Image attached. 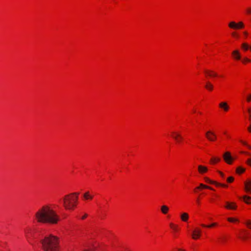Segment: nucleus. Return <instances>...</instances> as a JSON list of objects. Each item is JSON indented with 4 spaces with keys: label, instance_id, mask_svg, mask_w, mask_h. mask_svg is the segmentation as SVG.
I'll list each match as a JSON object with an SVG mask.
<instances>
[{
    "label": "nucleus",
    "instance_id": "f257e3e1",
    "mask_svg": "<svg viewBox=\"0 0 251 251\" xmlns=\"http://www.w3.org/2000/svg\"><path fill=\"white\" fill-rule=\"evenodd\" d=\"M37 221L42 223L56 224L59 221V217L50 206L44 205L38 209L35 214Z\"/></svg>",
    "mask_w": 251,
    "mask_h": 251
},
{
    "label": "nucleus",
    "instance_id": "f03ea898",
    "mask_svg": "<svg viewBox=\"0 0 251 251\" xmlns=\"http://www.w3.org/2000/svg\"><path fill=\"white\" fill-rule=\"evenodd\" d=\"M42 248L44 251H58V239L53 235H50L45 237L44 239L41 241Z\"/></svg>",
    "mask_w": 251,
    "mask_h": 251
},
{
    "label": "nucleus",
    "instance_id": "7ed1b4c3",
    "mask_svg": "<svg viewBox=\"0 0 251 251\" xmlns=\"http://www.w3.org/2000/svg\"><path fill=\"white\" fill-rule=\"evenodd\" d=\"M79 193H73L65 196L62 200L63 204L66 209L73 210L77 202Z\"/></svg>",
    "mask_w": 251,
    "mask_h": 251
},
{
    "label": "nucleus",
    "instance_id": "20e7f679",
    "mask_svg": "<svg viewBox=\"0 0 251 251\" xmlns=\"http://www.w3.org/2000/svg\"><path fill=\"white\" fill-rule=\"evenodd\" d=\"M228 26L229 27L233 29H240L243 28L244 25L242 22H240L238 24H236L234 22H231L229 23Z\"/></svg>",
    "mask_w": 251,
    "mask_h": 251
},
{
    "label": "nucleus",
    "instance_id": "39448f33",
    "mask_svg": "<svg viewBox=\"0 0 251 251\" xmlns=\"http://www.w3.org/2000/svg\"><path fill=\"white\" fill-rule=\"evenodd\" d=\"M223 158L225 162L228 164H231L233 158L231 156L229 152L226 151L223 154Z\"/></svg>",
    "mask_w": 251,
    "mask_h": 251
},
{
    "label": "nucleus",
    "instance_id": "423d86ee",
    "mask_svg": "<svg viewBox=\"0 0 251 251\" xmlns=\"http://www.w3.org/2000/svg\"><path fill=\"white\" fill-rule=\"evenodd\" d=\"M205 136L210 141H214L217 138V136L214 132L211 131H207L205 133Z\"/></svg>",
    "mask_w": 251,
    "mask_h": 251
},
{
    "label": "nucleus",
    "instance_id": "0eeeda50",
    "mask_svg": "<svg viewBox=\"0 0 251 251\" xmlns=\"http://www.w3.org/2000/svg\"><path fill=\"white\" fill-rule=\"evenodd\" d=\"M245 190L247 193H251V180H248L244 182Z\"/></svg>",
    "mask_w": 251,
    "mask_h": 251
},
{
    "label": "nucleus",
    "instance_id": "6e6552de",
    "mask_svg": "<svg viewBox=\"0 0 251 251\" xmlns=\"http://www.w3.org/2000/svg\"><path fill=\"white\" fill-rule=\"evenodd\" d=\"M226 205L225 206V207L227 209L235 210L237 208V205L235 202H230L228 201H226Z\"/></svg>",
    "mask_w": 251,
    "mask_h": 251
},
{
    "label": "nucleus",
    "instance_id": "1a4fd4ad",
    "mask_svg": "<svg viewBox=\"0 0 251 251\" xmlns=\"http://www.w3.org/2000/svg\"><path fill=\"white\" fill-rule=\"evenodd\" d=\"M204 179H205V180L206 182L211 183V184H215L217 186H222V187H226L227 186V185L218 183V182L214 181H212V180H210L207 177H205Z\"/></svg>",
    "mask_w": 251,
    "mask_h": 251
},
{
    "label": "nucleus",
    "instance_id": "9d476101",
    "mask_svg": "<svg viewBox=\"0 0 251 251\" xmlns=\"http://www.w3.org/2000/svg\"><path fill=\"white\" fill-rule=\"evenodd\" d=\"M201 234V230L200 229H195L193 231V234L192 235V238L194 239H197L199 238Z\"/></svg>",
    "mask_w": 251,
    "mask_h": 251
},
{
    "label": "nucleus",
    "instance_id": "9b49d317",
    "mask_svg": "<svg viewBox=\"0 0 251 251\" xmlns=\"http://www.w3.org/2000/svg\"><path fill=\"white\" fill-rule=\"evenodd\" d=\"M232 55L233 56L234 58L236 60H240L241 59V55L240 52L238 50H235L232 51Z\"/></svg>",
    "mask_w": 251,
    "mask_h": 251
},
{
    "label": "nucleus",
    "instance_id": "f8f14e48",
    "mask_svg": "<svg viewBox=\"0 0 251 251\" xmlns=\"http://www.w3.org/2000/svg\"><path fill=\"white\" fill-rule=\"evenodd\" d=\"M220 107L223 108L225 111H227L228 110L229 107L226 102H222L219 104Z\"/></svg>",
    "mask_w": 251,
    "mask_h": 251
},
{
    "label": "nucleus",
    "instance_id": "ddd939ff",
    "mask_svg": "<svg viewBox=\"0 0 251 251\" xmlns=\"http://www.w3.org/2000/svg\"><path fill=\"white\" fill-rule=\"evenodd\" d=\"M198 171L200 173L203 174L207 172V169L206 167L202 166V165H199L198 166Z\"/></svg>",
    "mask_w": 251,
    "mask_h": 251
},
{
    "label": "nucleus",
    "instance_id": "4468645a",
    "mask_svg": "<svg viewBox=\"0 0 251 251\" xmlns=\"http://www.w3.org/2000/svg\"><path fill=\"white\" fill-rule=\"evenodd\" d=\"M205 88L208 91H212L213 89V85L209 81L206 82L205 85Z\"/></svg>",
    "mask_w": 251,
    "mask_h": 251
},
{
    "label": "nucleus",
    "instance_id": "2eb2a0df",
    "mask_svg": "<svg viewBox=\"0 0 251 251\" xmlns=\"http://www.w3.org/2000/svg\"><path fill=\"white\" fill-rule=\"evenodd\" d=\"M243 199L245 202H246L247 204L251 203V197L248 196H244L243 197Z\"/></svg>",
    "mask_w": 251,
    "mask_h": 251
},
{
    "label": "nucleus",
    "instance_id": "dca6fc26",
    "mask_svg": "<svg viewBox=\"0 0 251 251\" xmlns=\"http://www.w3.org/2000/svg\"><path fill=\"white\" fill-rule=\"evenodd\" d=\"M188 214L186 213H183L181 215V219L184 222H186L188 220Z\"/></svg>",
    "mask_w": 251,
    "mask_h": 251
},
{
    "label": "nucleus",
    "instance_id": "f3484780",
    "mask_svg": "<svg viewBox=\"0 0 251 251\" xmlns=\"http://www.w3.org/2000/svg\"><path fill=\"white\" fill-rule=\"evenodd\" d=\"M172 137L177 141H178L179 138H182L181 136L179 134L175 132L173 133Z\"/></svg>",
    "mask_w": 251,
    "mask_h": 251
},
{
    "label": "nucleus",
    "instance_id": "a211bd4d",
    "mask_svg": "<svg viewBox=\"0 0 251 251\" xmlns=\"http://www.w3.org/2000/svg\"><path fill=\"white\" fill-rule=\"evenodd\" d=\"M168 210L169 208L166 205H162L161 207V211L164 214H167Z\"/></svg>",
    "mask_w": 251,
    "mask_h": 251
},
{
    "label": "nucleus",
    "instance_id": "6ab92c4d",
    "mask_svg": "<svg viewBox=\"0 0 251 251\" xmlns=\"http://www.w3.org/2000/svg\"><path fill=\"white\" fill-rule=\"evenodd\" d=\"M83 197L85 200L92 199L93 196L89 194V192H86L83 195Z\"/></svg>",
    "mask_w": 251,
    "mask_h": 251
},
{
    "label": "nucleus",
    "instance_id": "aec40b11",
    "mask_svg": "<svg viewBox=\"0 0 251 251\" xmlns=\"http://www.w3.org/2000/svg\"><path fill=\"white\" fill-rule=\"evenodd\" d=\"M221 160V159L219 157H212L211 159L210 162L212 164H215L217 162H219Z\"/></svg>",
    "mask_w": 251,
    "mask_h": 251
},
{
    "label": "nucleus",
    "instance_id": "412c9836",
    "mask_svg": "<svg viewBox=\"0 0 251 251\" xmlns=\"http://www.w3.org/2000/svg\"><path fill=\"white\" fill-rule=\"evenodd\" d=\"M201 188H206V189H209L213 190V189L211 187H209L208 186L205 185L204 184H203L202 183H201L200 184L199 187H197L196 189H200Z\"/></svg>",
    "mask_w": 251,
    "mask_h": 251
},
{
    "label": "nucleus",
    "instance_id": "4be33fe9",
    "mask_svg": "<svg viewBox=\"0 0 251 251\" xmlns=\"http://www.w3.org/2000/svg\"><path fill=\"white\" fill-rule=\"evenodd\" d=\"M205 73L208 75L210 76H217V74L211 71H206Z\"/></svg>",
    "mask_w": 251,
    "mask_h": 251
},
{
    "label": "nucleus",
    "instance_id": "5701e85b",
    "mask_svg": "<svg viewBox=\"0 0 251 251\" xmlns=\"http://www.w3.org/2000/svg\"><path fill=\"white\" fill-rule=\"evenodd\" d=\"M242 48H243V50H244L245 51H246L249 50V49L250 48V47L248 44L244 43L242 44Z\"/></svg>",
    "mask_w": 251,
    "mask_h": 251
},
{
    "label": "nucleus",
    "instance_id": "b1692460",
    "mask_svg": "<svg viewBox=\"0 0 251 251\" xmlns=\"http://www.w3.org/2000/svg\"><path fill=\"white\" fill-rule=\"evenodd\" d=\"M245 171V169L241 167H238L236 169V172L237 173H242L244 172Z\"/></svg>",
    "mask_w": 251,
    "mask_h": 251
},
{
    "label": "nucleus",
    "instance_id": "393cba45",
    "mask_svg": "<svg viewBox=\"0 0 251 251\" xmlns=\"http://www.w3.org/2000/svg\"><path fill=\"white\" fill-rule=\"evenodd\" d=\"M216 225V223H213L210 225L206 226L204 224H201V226L203 227H211Z\"/></svg>",
    "mask_w": 251,
    "mask_h": 251
},
{
    "label": "nucleus",
    "instance_id": "a878e982",
    "mask_svg": "<svg viewBox=\"0 0 251 251\" xmlns=\"http://www.w3.org/2000/svg\"><path fill=\"white\" fill-rule=\"evenodd\" d=\"M246 225L248 226V227L251 229V220H247L245 222Z\"/></svg>",
    "mask_w": 251,
    "mask_h": 251
},
{
    "label": "nucleus",
    "instance_id": "bb28decb",
    "mask_svg": "<svg viewBox=\"0 0 251 251\" xmlns=\"http://www.w3.org/2000/svg\"><path fill=\"white\" fill-rule=\"evenodd\" d=\"M234 180V177L232 176H230L227 178V181L228 183H231Z\"/></svg>",
    "mask_w": 251,
    "mask_h": 251
},
{
    "label": "nucleus",
    "instance_id": "cd10ccee",
    "mask_svg": "<svg viewBox=\"0 0 251 251\" xmlns=\"http://www.w3.org/2000/svg\"><path fill=\"white\" fill-rule=\"evenodd\" d=\"M25 236L26 237V238L27 239H28L29 234V230H28V229L25 230Z\"/></svg>",
    "mask_w": 251,
    "mask_h": 251
},
{
    "label": "nucleus",
    "instance_id": "c85d7f7f",
    "mask_svg": "<svg viewBox=\"0 0 251 251\" xmlns=\"http://www.w3.org/2000/svg\"><path fill=\"white\" fill-rule=\"evenodd\" d=\"M227 220L230 222H235V221H238V220L237 219H233L232 218H228L227 219Z\"/></svg>",
    "mask_w": 251,
    "mask_h": 251
},
{
    "label": "nucleus",
    "instance_id": "c756f323",
    "mask_svg": "<svg viewBox=\"0 0 251 251\" xmlns=\"http://www.w3.org/2000/svg\"><path fill=\"white\" fill-rule=\"evenodd\" d=\"M170 226L172 228H173L174 230H176L177 226L174 225L173 224L171 223L170 224Z\"/></svg>",
    "mask_w": 251,
    "mask_h": 251
},
{
    "label": "nucleus",
    "instance_id": "7c9ffc66",
    "mask_svg": "<svg viewBox=\"0 0 251 251\" xmlns=\"http://www.w3.org/2000/svg\"><path fill=\"white\" fill-rule=\"evenodd\" d=\"M243 62L244 63V62H251V60L250 59H248V58L247 57H245L243 59Z\"/></svg>",
    "mask_w": 251,
    "mask_h": 251
},
{
    "label": "nucleus",
    "instance_id": "2f4dec72",
    "mask_svg": "<svg viewBox=\"0 0 251 251\" xmlns=\"http://www.w3.org/2000/svg\"><path fill=\"white\" fill-rule=\"evenodd\" d=\"M247 101L250 102L251 101V94L249 95L247 97Z\"/></svg>",
    "mask_w": 251,
    "mask_h": 251
},
{
    "label": "nucleus",
    "instance_id": "473e14b6",
    "mask_svg": "<svg viewBox=\"0 0 251 251\" xmlns=\"http://www.w3.org/2000/svg\"><path fill=\"white\" fill-rule=\"evenodd\" d=\"M246 163L250 166H251V158H249L247 160Z\"/></svg>",
    "mask_w": 251,
    "mask_h": 251
},
{
    "label": "nucleus",
    "instance_id": "72a5a7b5",
    "mask_svg": "<svg viewBox=\"0 0 251 251\" xmlns=\"http://www.w3.org/2000/svg\"><path fill=\"white\" fill-rule=\"evenodd\" d=\"M241 142H242L243 144H244V145H245L247 146V147H248V148H249V149H251V146H249V145H248L246 144V143H245V142H242V141H241Z\"/></svg>",
    "mask_w": 251,
    "mask_h": 251
},
{
    "label": "nucleus",
    "instance_id": "f704fd0d",
    "mask_svg": "<svg viewBox=\"0 0 251 251\" xmlns=\"http://www.w3.org/2000/svg\"><path fill=\"white\" fill-rule=\"evenodd\" d=\"M218 172H219V174L221 175V176L222 177H224V174L222 172H220V171H219Z\"/></svg>",
    "mask_w": 251,
    "mask_h": 251
},
{
    "label": "nucleus",
    "instance_id": "c9c22d12",
    "mask_svg": "<svg viewBox=\"0 0 251 251\" xmlns=\"http://www.w3.org/2000/svg\"><path fill=\"white\" fill-rule=\"evenodd\" d=\"M248 130L251 132V125L248 127Z\"/></svg>",
    "mask_w": 251,
    "mask_h": 251
},
{
    "label": "nucleus",
    "instance_id": "e433bc0d",
    "mask_svg": "<svg viewBox=\"0 0 251 251\" xmlns=\"http://www.w3.org/2000/svg\"><path fill=\"white\" fill-rule=\"evenodd\" d=\"M247 12L249 13V14H251V8H248L247 9Z\"/></svg>",
    "mask_w": 251,
    "mask_h": 251
},
{
    "label": "nucleus",
    "instance_id": "4c0bfd02",
    "mask_svg": "<svg viewBox=\"0 0 251 251\" xmlns=\"http://www.w3.org/2000/svg\"><path fill=\"white\" fill-rule=\"evenodd\" d=\"M87 217V214H85L82 217V219H84Z\"/></svg>",
    "mask_w": 251,
    "mask_h": 251
},
{
    "label": "nucleus",
    "instance_id": "58836bf2",
    "mask_svg": "<svg viewBox=\"0 0 251 251\" xmlns=\"http://www.w3.org/2000/svg\"><path fill=\"white\" fill-rule=\"evenodd\" d=\"M93 251V249H92V248H90V249H89L88 250H86V251Z\"/></svg>",
    "mask_w": 251,
    "mask_h": 251
},
{
    "label": "nucleus",
    "instance_id": "ea45409f",
    "mask_svg": "<svg viewBox=\"0 0 251 251\" xmlns=\"http://www.w3.org/2000/svg\"><path fill=\"white\" fill-rule=\"evenodd\" d=\"M248 111L250 114L251 113V108H249L248 109Z\"/></svg>",
    "mask_w": 251,
    "mask_h": 251
},
{
    "label": "nucleus",
    "instance_id": "a19ab883",
    "mask_svg": "<svg viewBox=\"0 0 251 251\" xmlns=\"http://www.w3.org/2000/svg\"><path fill=\"white\" fill-rule=\"evenodd\" d=\"M178 251H185L184 250H183L182 249H178Z\"/></svg>",
    "mask_w": 251,
    "mask_h": 251
},
{
    "label": "nucleus",
    "instance_id": "79ce46f5",
    "mask_svg": "<svg viewBox=\"0 0 251 251\" xmlns=\"http://www.w3.org/2000/svg\"><path fill=\"white\" fill-rule=\"evenodd\" d=\"M241 153H246L247 154H248V155H250V154H249V153L248 152H243V151H242Z\"/></svg>",
    "mask_w": 251,
    "mask_h": 251
},
{
    "label": "nucleus",
    "instance_id": "37998d69",
    "mask_svg": "<svg viewBox=\"0 0 251 251\" xmlns=\"http://www.w3.org/2000/svg\"><path fill=\"white\" fill-rule=\"evenodd\" d=\"M244 34L246 35H248V33L247 32H244Z\"/></svg>",
    "mask_w": 251,
    "mask_h": 251
},
{
    "label": "nucleus",
    "instance_id": "c03bdc74",
    "mask_svg": "<svg viewBox=\"0 0 251 251\" xmlns=\"http://www.w3.org/2000/svg\"><path fill=\"white\" fill-rule=\"evenodd\" d=\"M182 139V138L181 139L179 138V140L178 142H180Z\"/></svg>",
    "mask_w": 251,
    "mask_h": 251
},
{
    "label": "nucleus",
    "instance_id": "a18cd8bd",
    "mask_svg": "<svg viewBox=\"0 0 251 251\" xmlns=\"http://www.w3.org/2000/svg\"><path fill=\"white\" fill-rule=\"evenodd\" d=\"M197 202H198V203H199V200H198V199L197 200Z\"/></svg>",
    "mask_w": 251,
    "mask_h": 251
},
{
    "label": "nucleus",
    "instance_id": "49530a36",
    "mask_svg": "<svg viewBox=\"0 0 251 251\" xmlns=\"http://www.w3.org/2000/svg\"><path fill=\"white\" fill-rule=\"evenodd\" d=\"M250 50H251V47H250Z\"/></svg>",
    "mask_w": 251,
    "mask_h": 251
}]
</instances>
